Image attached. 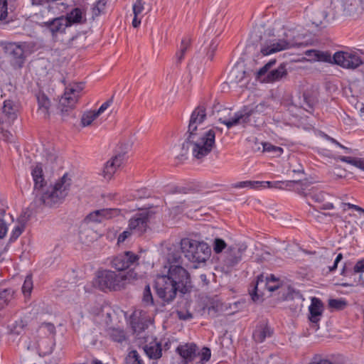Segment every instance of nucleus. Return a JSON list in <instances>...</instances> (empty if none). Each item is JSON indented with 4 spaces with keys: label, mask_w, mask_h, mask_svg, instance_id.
<instances>
[{
    "label": "nucleus",
    "mask_w": 364,
    "mask_h": 364,
    "mask_svg": "<svg viewBox=\"0 0 364 364\" xmlns=\"http://www.w3.org/2000/svg\"><path fill=\"white\" fill-rule=\"evenodd\" d=\"M141 24V18L139 16L134 15L132 25L134 28H138Z\"/></svg>",
    "instance_id": "nucleus-63"
},
{
    "label": "nucleus",
    "mask_w": 364,
    "mask_h": 364,
    "mask_svg": "<svg viewBox=\"0 0 364 364\" xmlns=\"http://www.w3.org/2000/svg\"><path fill=\"white\" fill-rule=\"evenodd\" d=\"M191 46V38L188 36H186L182 38L181 43L180 45L179 52H177L176 54V63L180 64L183 59L184 58V55Z\"/></svg>",
    "instance_id": "nucleus-31"
},
{
    "label": "nucleus",
    "mask_w": 364,
    "mask_h": 364,
    "mask_svg": "<svg viewBox=\"0 0 364 364\" xmlns=\"http://www.w3.org/2000/svg\"><path fill=\"white\" fill-rule=\"evenodd\" d=\"M120 210L118 208H104L95 210L88 214L84 219V223H102L104 220L111 219L119 215Z\"/></svg>",
    "instance_id": "nucleus-15"
},
{
    "label": "nucleus",
    "mask_w": 364,
    "mask_h": 364,
    "mask_svg": "<svg viewBox=\"0 0 364 364\" xmlns=\"http://www.w3.org/2000/svg\"><path fill=\"white\" fill-rule=\"evenodd\" d=\"M11 334L19 335L23 331V321L20 320L9 326Z\"/></svg>",
    "instance_id": "nucleus-49"
},
{
    "label": "nucleus",
    "mask_w": 364,
    "mask_h": 364,
    "mask_svg": "<svg viewBox=\"0 0 364 364\" xmlns=\"http://www.w3.org/2000/svg\"><path fill=\"white\" fill-rule=\"evenodd\" d=\"M330 308L336 310H343L347 306V302L343 299H331L328 301Z\"/></svg>",
    "instance_id": "nucleus-39"
},
{
    "label": "nucleus",
    "mask_w": 364,
    "mask_h": 364,
    "mask_svg": "<svg viewBox=\"0 0 364 364\" xmlns=\"http://www.w3.org/2000/svg\"><path fill=\"white\" fill-rule=\"evenodd\" d=\"M306 55L313 60L336 64L346 69L354 70L363 64L359 55L344 51H338L331 57L329 51L309 50Z\"/></svg>",
    "instance_id": "nucleus-3"
},
{
    "label": "nucleus",
    "mask_w": 364,
    "mask_h": 364,
    "mask_svg": "<svg viewBox=\"0 0 364 364\" xmlns=\"http://www.w3.org/2000/svg\"><path fill=\"white\" fill-rule=\"evenodd\" d=\"M273 331L264 323H259L255 327L252 333V338L256 343H262L267 338L272 336Z\"/></svg>",
    "instance_id": "nucleus-23"
},
{
    "label": "nucleus",
    "mask_w": 364,
    "mask_h": 364,
    "mask_svg": "<svg viewBox=\"0 0 364 364\" xmlns=\"http://www.w3.org/2000/svg\"><path fill=\"white\" fill-rule=\"evenodd\" d=\"M142 301L146 305H153L154 299L149 284L146 285L143 291Z\"/></svg>",
    "instance_id": "nucleus-43"
},
{
    "label": "nucleus",
    "mask_w": 364,
    "mask_h": 364,
    "mask_svg": "<svg viewBox=\"0 0 364 364\" xmlns=\"http://www.w3.org/2000/svg\"><path fill=\"white\" fill-rule=\"evenodd\" d=\"M198 355L200 357V362L201 363V364H203L204 362H207L210 359V349L208 347H203L201 350V352L198 353Z\"/></svg>",
    "instance_id": "nucleus-50"
},
{
    "label": "nucleus",
    "mask_w": 364,
    "mask_h": 364,
    "mask_svg": "<svg viewBox=\"0 0 364 364\" xmlns=\"http://www.w3.org/2000/svg\"><path fill=\"white\" fill-rule=\"evenodd\" d=\"M17 118V109L11 100H5L0 108V140L9 141L11 136L7 127Z\"/></svg>",
    "instance_id": "nucleus-9"
},
{
    "label": "nucleus",
    "mask_w": 364,
    "mask_h": 364,
    "mask_svg": "<svg viewBox=\"0 0 364 364\" xmlns=\"http://www.w3.org/2000/svg\"><path fill=\"white\" fill-rule=\"evenodd\" d=\"M218 48V43L216 40H213L210 44L208 50L207 52V58L210 60H213L215 55V52Z\"/></svg>",
    "instance_id": "nucleus-52"
},
{
    "label": "nucleus",
    "mask_w": 364,
    "mask_h": 364,
    "mask_svg": "<svg viewBox=\"0 0 364 364\" xmlns=\"http://www.w3.org/2000/svg\"><path fill=\"white\" fill-rule=\"evenodd\" d=\"M8 228L6 223L1 218H0V239H2L5 237L7 232Z\"/></svg>",
    "instance_id": "nucleus-58"
},
{
    "label": "nucleus",
    "mask_w": 364,
    "mask_h": 364,
    "mask_svg": "<svg viewBox=\"0 0 364 364\" xmlns=\"http://www.w3.org/2000/svg\"><path fill=\"white\" fill-rule=\"evenodd\" d=\"M255 183H257V181H240L232 184V187L235 188H249L252 189H257V184H255Z\"/></svg>",
    "instance_id": "nucleus-44"
},
{
    "label": "nucleus",
    "mask_w": 364,
    "mask_h": 364,
    "mask_svg": "<svg viewBox=\"0 0 364 364\" xmlns=\"http://www.w3.org/2000/svg\"><path fill=\"white\" fill-rule=\"evenodd\" d=\"M156 213L152 208L136 213L129 220V229L138 236L142 235L148 228V223Z\"/></svg>",
    "instance_id": "nucleus-11"
},
{
    "label": "nucleus",
    "mask_w": 364,
    "mask_h": 364,
    "mask_svg": "<svg viewBox=\"0 0 364 364\" xmlns=\"http://www.w3.org/2000/svg\"><path fill=\"white\" fill-rule=\"evenodd\" d=\"M257 184V189L262 188H278L280 189L282 187L283 183L282 181H258L255 183Z\"/></svg>",
    "instance_id": "nucleus-37"
},
{
    "label": "nucleus",
    "mask_w": 364,
    "mask_h": 364,
    "mask_svg": "<svg viewBox=\"0 0 364 364\" xmlns=\"http://www.w3.org/2000/svg\"><path fill=\"white\" fill-rule=\"evenodd\" d=\"M267 107V103L264 102L259 103L254 107L245 106L242 109L235 112L232 117L230 119L220 117L218 121L226 125L228 129L239 124L245 125L250 122L252 116L255 114L264 113Z\"/></svg>",
    "instance_id": "nucleus-6"
},
{
    "label": "nucleus",
    "mask_w": 364,
    "mask_h": 364,
    "mask_svg": "<svg viewBox=\"0 0 364 364\" xmlns=\"http://www.w3.org/2000/svg\"><path fill=\"white\" fill-rule=\"evenodd\" d=\"M222 304L215 296L209 301V304H206L203 308L205 311H207L208 314L212 317L215 318L218 316V313L222 311Z\"/></svg>",
    "instance_id": "nucleus-28"
},
{
    "label": "nucleus",
    "mask_w": 364,
    "mask_h": 364,
    "mask_svg": "<svg viewBox=\"0 0 364 364\" xmlns=\"http://www.w3.org/2000/svg\"><path fill=\"white\" fill-rule=\"evenodd\" d=\"M180 245L182 253L191 262H205L210 255V248L206 242L183 238Z\"/></svg>",
    "instance_id": "nucleus-5"
},
{
    "label": "nucleus",
    "mask_w": 364,
    "mask_h": 364,
    "mask_svg": "<svg viewBox=\"0 0 364 364\" xmlns=\"http://www.w3.org/2000/svg\"><path fill=\"white\" fill-rule=\"evenodd\" d=\"M328 194L323 191H311L308 194H306V196L310 197L314 202L321 204L318 206L319 208L323 210H331L333 208V205L330 202H325V198Z\"/></svg>",
    "instance_id": "nucleus-25"
},
{
    "label": "nucleus",
    "mask_w": 364,
    "mask_h": 364,
    "mask_svg": "<svg viewBox=\"0 0 364 364\" xmlns=\"http://www.w3.org/2000/svg\"><path fill=\"white\" fill-rule=\"evenodd\" d=\"M82 10L80 8L75 7L70 11L66 13L65 15H63L65 23L68 24V27H70L74 24H79L82 22Z\"/></svg>",
    "instance_id": "nucleus-26"
},
{
    "label": "nucleus",
    "mask_w": 364,
    "mask_h": 364,
    "mask_svg": "<svg viewBox=\"0 0 364 364\" xmlns=\"http://www.w3.org/2000/svg\"><path fill=\"white\" fill-rule=\"evenodd\" d=\"M263 151L266 152H274L275 156H279L283 152L282 148L276 146L270 143H263Z\"/></svg>",
    "instance_id": "nucleus-45"
},
{
    "label": "nucleus",
    "mask_w": 364,
    "mask_h": 364,
    "mask_svg": "<svg viewBox=\"0 0 364 364\" xmlns=\"http://www.w3.org/2000/svg\"><path fill=\"white\" fill-rule=\"evenodd\" d=\"M275 63V59L270 60L267 63H266L262 68H261L257 72L256 78L259 80L261 79V77L264 76Z\"/></svg>",
    "instance_id": "nucleus-47"
},
{
    "label": "nucleus",
    "mask_w": 364,
    "mask_h": 364,
    "mask_svg": "<svg viewBox=\"0 0 364 364\" xmlns=\"http://www.w3.org/2000/svg\"><path fill=\"white\" fill-rule=\"evenodd\" d=\"M42 26L48 29L53 37H55L58 33H64L65 32L68 24L65 23L63 16H60L43 22Z\"/></svg>",
    "instance_id": "nucleus-19"
},
{
    "label": "nucleus",
    "mask_w": 364,
    "mask_h": 364,
    "mask_svg": "<svg viewBox=\"0 0 364 364\" xmlns=\"http://www.w3.org/2000/svg\"><path fill=\"white\" fill-rule=\"evenodd\" d=\"M161 345L160 343H155L153 345H146L144 351L149 358L159 359L161 357Z\"/></svg>",
    "instance_id": "nucleus-29"
},
{
    "label": "nucleus",
    "mask_w": 364,
    "mask_h": 364,
    "mask_svg": "<svg viewBox=\"0 0 364 364\" xmlns=\"http://www.w3.org/2000/svg\"><path fill=\"white\" fill-rule=\"evenodd\" d=\"M351 264L350 262H346L341 270V275L345 277L352 276L357 273L364 272V258L358 260L353 267H349ZM359 282L364 286V280L362 274L359 276Z\"/></svg>",
    "instance_id": "nucleus-22"
},
{
    "label": "nucleus",
    "mask_w": 364,
    "mask_h": 364,
    "mask_svg": "<svg viewBox=\"0 0 364 364\" xmlns=\"http://www.w3.org/2000/svg\"><path fill=\"white\" fill-rule=\"evenodd\" d=\"M283 183L282 187L280 189H285L291 191L293 188H295V186H304V182L302 180H290L282 181Z\"/></svg>",
    "instance_id": "nucleus-41"
},
{
    "label": "nucleus",
    "mask_w": 364,
    "mask_h": 364,
    "mask_svg": "<svg viewBox=\"0 0 364 364\" xmlns=\"http://www.w3.org/2000/svg\"><path fill=\"white\" fill-rule=\"evenodd\" d=\"M8 6L6 0H0V21H4L8 16Z\"/></svg>",
    "instance_id": "nucleus-48"
},
{
    "label": "nucleus",
    "mask_w": 364,
    "mask_h": 364,
    "mask_svg": "<svg viewBox=\"0 0 364 364\" xmlns=\"http://www.w3.org/2000/svg\"><path fill=\"white\" fill-rule=\"evenodd\" d=\"M178 288V292L186 294L192 289L191 276L188 272L181 265L169 266L168 274L166 275Z\"/></svg>",
    "instance_id": "nucleus-8"
},
{
    "label": "nucleus",
    "mask_w": 364,
    "mask_h": 364,
    "mask_svg": "<svg viewBox=\"0 0 364 364\" xmlns=\"http://www.w3.org/2000/svg\"><path fill=\"white\" fill-rule=\"evenodd\" d=\"M124 364H144V363L139 353L136 350H133L126 356Z\"/></svg>",
    "instance_id": "nucleus-35"
},
{
    "label": "nucleus",
    "mask_w": 364,
    "mask_h": 364,
    "mask_svg": "<svg viewBox=\"0 0 364 364\" xmlns=\"http://www.w3.org/2000/svg\"><path fill=\"white\" fill-rule=\"evenodd\" d=\"M85 87L82 82H74L65 88L63 96L59 101V108L63 117L70 114L75 108L80 97V93Z\"/></svg>",
    "instance_id": "nucleus-7"
},
{
    "label": "nucleus",
    "mask_w": 364,
    "mask_h": 364,
    "mask_svg": "<svg viewBox=\"0 0 364 364\" xmlns=\"http://www.w3.org/2000/svg\"><path fill=\"white\" fill-rule=\"evenodd\" d=\"M187 304L190 305L188 301H186L185 309H180L176 310V315L180 320L188 321L192 319L193 317V314L187 309Z\"/></svg>",
    "instance_id": "nucleus-40"
},
{
    "label": "nucleus",
    "mask_w": 364,
    "mask_h": 364,
    "mask_svg": "<svg viewBox=\"0 0 364 364\" xmlns=\"http://www.w3.org/2000/svg\"><path fill=\"white\" fill-rule=\"evenodd\" d=\"M40 328L46 330L45 333L47 336H51L53 338L56 335L55 326L52 323L43 322L41 324Z\"/></svg>",
    "instance_id": "nucleus-42"
},
{
    "label": "nucleus",
    "mask_w": 364,
    "mask_h": 364,
    "mask_svg": "<svg viewBox=\"0 0 364 364\" xmlns=\"http://www.w3.org/2000/svg\"><path fill=\"white\" fill-rule=\"evenodd\" d=\"M293 45L284 39H279L278 41L272 40L264 45L260 50L262 55H268L272 53H274L283 50L290 48Z\"/></svg>",
    "instance_id": "nucleus-17"
},
{
    "label": "nucleus",
    "mask_w": 364,
    "mask_h": 364,
    "mask_svg": "<svg viewBox=\"0 0 364 364\" xmlns=\"http://www.w3.org/2000/svg\"><path fill=\"white\" fill-rule=\"evenodd\" d=\"M112 102H113V96L110 99H109L108 100L105 102L100 107V108L97 111H95L97 114L99 116L100 114L104 112L112 105Z\"/></svg>",
    "instance_id": "nucleus-56"
},
{
    "label": "nucleus",
    "mask_w": 364,
    "mask_h": 364,
    "mask_svg": "<svg viewBox=\"0 0 364 364\" xmlns=\"http://www.w3.org/2000/svg\"><path fill=\"white\" fill-rule=\"evenodd\" d=\"M4 51L10 63L15 68H21L23 65V45L21 42H7L1 44Z\"/></svg>",
    "instance_id": "nucleus-13"
},
{
    "label": "nucleus",
    "mask_w": 364,
    "mask_h": 364,
    "mask_svg": "<svg viewBox=\"0 0 364 364\" xmlns=\"http://www.w3.org/2000/svg\"><path fill=\"white\" fill-rule=\"evenodd\" d=\"M342 259H343V255H342V253H339L336 256L333 264L328 267L329 272L335 271L338 267V264L342 260Z\"/></svg>",
    "instance_id": "nucleus-59"
},
{
    "label": "nucleus",
    "mask_w": 364,
    "mask_h": 364,
    "mask_svg": "<svg viewBox=\"0 0 364 364\" xmlns=\"http://www.w3.org/2000/svg\"><path fill=\"white\" fill-rule=\"evenodd\" d=\"M31 175L34 181V190L43 205L51 208L63 202L71 186V179L68 178V173H65L55 183L49 185L44 178L41 165H36L32 169Z\"/></svg>",
    "instance_id": "nucleus-2"
},
{
    "label": "nucleus",
    "mask_w": 364,
    "mask_h": 364,
    "mask_svg": "<svg viewBox=\"0 0 364 364\" xmlns=\"http://www.w3.org/2000/svg\"><path fill=\"white\" fill-rule=\"evenodd\" d=\"M14 291L11 289H0V310L3 309L14 298Z\"/></svg>",
    "instance_id": "nucleus-30"
},
{
    "label": "nucleus",
    "mask_w": 364,
    "mask_h": 364,
    "mask_svg": "<svg viewBox=\"0 0 364 364\" xmlns=\"http://www.w3.org/2000/svg\"><path fill=\"white\" fill-rule=\"evenodd\" d=\"M323 303L319 299L313 298L309 306V320L314 324L313 327L318 328V322L323 313Z\"/></svg>",
    "instance_id": "nucleus-20"
},
{
    "label": "nucleus",
    "mask_w": 364,
    "mask_h": 364,
    "mask_svg": "<svg viewBox=\"0 0 364 364\" xmlns=\"http://www.w3.org/2000/svg\"><path fill=\"white\" fill-rule=\"evenodd\" d=\"M144 3L141 0H137L133 5V13L135 16H140L144 10Z\"/></svg>",
    "instance_id": "nucleus-54"
},
{
    "label": "nucleus",
    "mask_w": 364,
    "mask_h": 364,
    "mask_svg": "<svg viewBox=\"0 0 364 364\" xmlns=\"http://www.w3.org/2000/svg\"><path fill=\"white\" fill-rule=\"evenodd\" d=\"M139 257L131 251H126L114 257L111 261V266L119 272L132 269L139 264Z\"/></svg>",
    "instance_id": "nucleus-12"
},
{
    "label": "nucleus",
    "mask_w": 364,
    "mask_h": 364,
    "mask_svg": "<svg viewBox=\"0 0 364 364\" xmlns=\"http://www.w3.org/2000/svg\"><path fill=\"white\" fill-rule=\"evenodd\" d=\"M292 172H294L295 173H302V174H304V170L302 166L300 165L299 168L293 169Z\"/></svg>",
    "instance_id": "nucleus-64"
},
{
    "label": "nucleus",
    "mask_w": 364,
    "mask_h": 364,
    "mask_svg": "<svg viewBox=\"0 0 364 364\" xmlns=\"http://www.w3.org/2000/svg\"><path fill=\"white\" fill-rule=\"evenodd\" d=\"M110 338L118 343H122L126 339V334L124 330L120 328H111L109 330Z\"/></svg>",
    "instance_id": "nucleus-33"
},
{
    "label": "nucleus",
    "mask_w": 364,
    "mask_h": 364,
    "mask_svg": "<svg viewBox=\"0 0 364 364\" xmlns=\"http://www.w3.org/2000/svg\"><path fill=\"white\" fill-rule=\"evenodd\" d=\"M127 159L125 152H119L114 155L105 165L104 177L111 179L116 171L124 164Z\"/></svg>",
    "instance_id": "nucleus-14"
},
{
    "label": "nucleus",
    "mask_w": 364,
    "mask_h": 364,
    "mask_svg": "<svg viewBox=\"0 0 364 364\" xmlns=\"http://www.w3.org/2000/svg\"><path fill=\"white\" fill-rule=\"evenodd\" d=\"M262 285H264V287L267 288L269 291H274L279 288L278 284L271 285L268 277L264 278L263 274H259L257 276V280L253 285L252 292H250L252 299L254 301H257L259 299L260 295L258 293L259 287Z\"/></svg>",
    "instance_id": "nucleus-21"
},
{
    "label": "nucleus",
    "mask_w": 364,
    "mask_h": 364,
    "mask_svg": "<svg viewBox=\"0 0 364 364\" xmlns=\"http://www.w3.org/2000/svg\"><path fill=\"white\" fill-rule=\"evenodd\" d=\"M98 117L95 111H90L85 112L82 114L81 118V124L82 127H87L92 124V122Z\"/></svg>",
    "instance_id": "nucleus-38"
},
{
    "label": "nucleus",
    "mask_w": 364,
    "mask_h": 364,
    "mask_svg": "<svg viewBox=\"0 0 364 364\" xmlns=\"http://www.w3.org/2000/svg\"><path fill=\"white\" fill-rule=\"evenodd\" d=\"M132 233V231H131L129 229L124 230V232L120 233L117 238V243L119 244L124 242L126 240V239L131 236Z\"/></svg>",
    "instance_id": "nucleus-57"
},
{
    "label": "nucleus",
    "mask_w": 364,
    "mask_h": 364,
    "mask_svg": "<svg viewBox=\"0 0 364 364\" xmlns=\"http://www.w3.org/2000/svg\"><path fill=\"white\" fill-rule=\"evenodd\" d=\"M154 287L157 296L166 303L171 302L178 291V288L166 275H159L155 280Z\"/></svg>",
    "instance_id": "nucleus-10"
},
{
    "label": "nucleus",
    "mask_w": 364,
    "mask_h": 364,
    "mask_svg": "<svg viewBox=\"0 0 364 364\" xmlns=\"http://www.w3.org/2000/svg\"><path fill=\"white\" fill-rule=\"evenodd\" d=\"M303 182L304 183V186H295V188H293L292 191H296L298 193H299L301 195L304 194L306 196V194H307V193H305L304 191L306 188V185L308 183V181H307V180H304V181H303Z\"/></svg>",
    "instance_id": "nucleus-60"
},
{
    "label": "nucleus",
    "mask_w": 364,
    "mask_h": 364,
    "mask_svg": "<svg viewBox=\"0 0 364 364\" xmlns=\"http://www.w3.org/2000/svg\"><path fill=\"white\" fill-rule=\"evenodd\" d=\"M302 296L300 294L299 291H296L294 289H289L288 292L284 297V299L286 301L293 300L295 298H297L298 299L301 300Z\"/></svg>",
    "instance_id": "nucleus-53"
},
{
    "label": "nucleus",
    "mask_w": 364,
    "mask_h": 364,
    "mask_svg": "<svg viewBox=\"0 0 364 364\" xmlns=\"http://www.w3.org/2000/svg\"><path fill=\"white\" fill-rule=\"evenodd\" d=\"M206 119V109L203 105L198 106L192 112L186 132L187 137L183 144V149L193 146V155L197 159H201L208 155L215 144V129H209L199 135L198 127Z\"/></svg>",
    "instance_id": "nucleus-1"
},
{
    "label": "nucleus",
    "mask_w": 364,
    "mask_h": 364,
    "mask_svg": "<svg viewBox=\"0 0 364 364\" xmlns=\"http://www.w3.org/2000/svg\"><path fill=\"white\" fill-rule=\"evenodd\" d=\"M308 364H333L329 360L323 358L320 355H315Z\"/></svg>",
    "instance_id": "nucleus-51"
},
{
    "label": "nucleus",
    "mask_w": 364,
    "mask_h": 364,
    "mask_svg": "<svg viewBox=\"0 0 364 364\" xmlns=\"http://www.w3.org/2000/svg\"><path fill=\"white\" fill-rule=\"evenodd\" d=\"M287 65V63H281L277 69H274L269 72L263 79V81L267 83H272L286 77L288 75L287 69L286 68Z\"/></svg>",
    "instance_id": "nucleus-24"
},
{
    "label": "nucleus",
    "mask_w": 364,
    "mask_h": 364,
    "mask_svg": "<svg viewBox=\"0 0 364 364\" xmlns=\"http://www.w3.org/2000/svg\"><path fill=\"white\" fill-rule=\"evenodd\" d=\"M137 279V273L128 271L125 274L116 273L109 269L99 270L97 274V284L103 291H119L124 288L127 282H130Z\"/></svg>",
    "instance_id": "nucleus-4"
},
{
    "label": "nucleus",
    "mask_w": 364,
    "mask_h": 364,
    "mask_svg": "<svg viewBox=\"0 0 364 364\" xmlns=\"http://www.w3.org/2000/svg\"><path fill=\"white\" fill-rule=\"evenodd\" d=\"M342 205L343 206V210H346V208L353 209L359 213L360 217H364V209L361 207L349 203H343Z\"/></svg>",
    "instance_id": "nucleus-55"
},
{
    "label": "nucleus",
    "mask_w": 364,
    "mask_h": 364,
    "mask_svg": "<svg viewBox=\"0 0 364 364\" xmlns=\"http://www.w3.org/2000/svg\"><path fill=\"white\" fill-rule=\"evenodd\" d=\"M21 234V230L19 227H16L12 232L10 240L13 241L16 240Z\"/></svg>",
    "instance_id": "nucleus-61"
},
{
    "label": "nucleus",
    "mask_w": 364,
    "mask_h": 364,
    "mask_svg": "<svg viewBox=\"0 0 364 364\" xmlns=\"http://www.w3.org/2000/svg\"><path fill=\"white\" fill-rule=\"evenodd\" d=\"M149 196V193H148V191L146 188H141L140 190L136 191V194L135 195V197L138 198H145Z\"/></svg>",
    "instance_id": "nucleus-62"
},
{
    "label": "nucleus",
    "mask_w": 364,
    "mask_h": 364,
    "mask_svg": "<svg viewBox=\"0 0 364 364\" xmlns=\"http://www.w3.org/2000/svg\"><path fill=\"white\" fill-rule=\"evenodd\" d=\"M33 288L32 280V274H28L24 279V302L31 298V294Z\"/></svg>",
    "instance_id": "nucleus-34"
},
{
    "label": "nucleus",
    "mask_w": 364,
    "mask_h": 364,
    "mask_svg": "<svg viewBox=\"0 0 364 364\" xmlns=\"http://www.w3.org/2000/svg\"><path fill=\"white\" fill-rule=\"evenodd\" d=\"M38 109L43 112L46 117H49V109L50 107V101L48 96L41 91L36 95Z\"/></svg>",
    "instance_id": "nucleus-27"
},
{
    "label": "nucleus",
    "mask_w": 364,
    "mask_h": 364,
    "mask_svg": "<svg viewBox=\"0 0 364 364\" xmlns=\"http://www.w3.org/2000/svg\"><path fill=\"white\" fill-rule=\"evenodd\" d=\"M181 252L178 250H174L168 254V262L171 265H177L182 263Z\"/></svg>",
    "instance_id": "nucleus-36"
},
{
    "label": "nucleus",
    "mask_w": 364,
    "mask_h": 364,
    "mask_svg": "<svg viewBox=\"0 0 364 364\" xmlns=\"http://www.w3.org/2000/svg\"><path fill=\"white\" fill-rule=\"evenodd\" d=\"M197 350L198 347L195 343H188L178 346L176 352L182 358V364H188L196 357Z\"/></svg>",
    "instance_id": "nucleus-18"
},
{
    "label": "nucleus",
    "mask_w": 364,
    "mask_h": 364,
    "mask_svg": "<svg viewBox=\"0 0 364 364\" xmlns=\"http://www.w3.org/2000/svg\"><path fill=\"white\" fill-rule=\"evenodd\" d=\"M336 159L353 165L364 171V159L363 158L339 156Z\"/></svg>",
    "instance_id": "nucleus-32"
},
{
    "label": "nucleus",
    "mask_w": 364,
    "mask_h": 364,
    "mask_svg": "<svg viewBox=\"0 0 364 364\" xmlns=\"http://www.w3.org/2000/svg\"><path fill=\"white\" fill-rule=\"evenodd\" d=\"M247 247L245 246H230L225 252L224 263L227 267H234L238 264L246 250Z\"/></svg>",
    "instance_id": "nucleus-16"
},
{
    "label": "nucleus",
    "mask_w": 364,
    "mask_h": 364,
    "mask_svg": "<svg viewBox=\"0 0 364 364\" xmlns=\"http://www.w3.org/2000/svg\"><path fill=\"white\" fill-rule=\"evenodd\" d=\"M227 247L226 242L221 238H215L214 240L213 247V251L216 254L222 252Z\"/></svg>",
    "instance_id": "nucleus-46"
}]
</instances>
